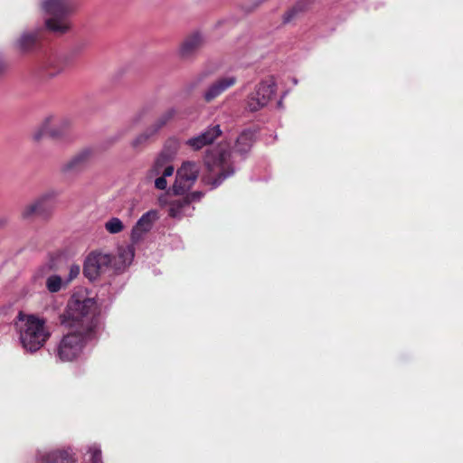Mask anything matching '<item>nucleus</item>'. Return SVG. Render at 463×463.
Returning <instances> with one entry per match:
<instances>
[{
  "label": "nucleus",
  "instance_id": "1",
  "mask_svg": "<svg viewBox=\"0 0 463 463\" xmlns=\"http://www.w3.org/2000/svg\"><path fill=\"white\" fill-rule=\"evenodd\" d=\"M98 314V305L94 298L82 293H75L71 296L64 312L61 315V323L68 329L95 335Z\"/></svg>",
  "mask_w": 463,
  "mask_h": 463
},
{
  "label": "nucleus",
  "instance_id": "2",
  "mask_svg": "<svg viewBox=\"0 0 463 463\" xmlns=\"http://www.w3.org/2000/svg\"><path fill=\"white\" fill-rule=\"evenodd\" d=\"M15 332L22 347L29 353L40 350L51 337L46 320L20 311L14 321Z\"/></svg>",
  "mask_w": 463,
  "mask_h": 463
},
{
  "label": "nucleus",
  "instance_id": "3",
  "mask_svg": "<svg viewBox=\"0 0 463 463\" xmlns=\"http://www.w3.org/2000/svg\"><path fill=\"white\" fill-rule=\"evenodd\" d=\"M40 8L45 17V26L48 30L64 33L71 29L67 16L71 14L69 0H41Z\"/></svg>",
  "mask_w": 463,
  "mask_h": 463
},
{
  "label": "nucleus",
  "instance_id": "4",
  "mask_svg": "<svg viewBox=\"0 0 463 463\" xmlns=\"http://www.w3.org/2000/svg\"><path fill=\"white\" fill-rule=\"evenodd\" d=\"M94 335L85 332L70 329V332L63 335L57 344L55 355L60 362H72L79 358L83 351L85 344Z\"/></svg>",
  "mask_w": 463,
  "mask_h": 463
},
{
  "label": "nucleus",
  "instance_id": "5",
  "mask_svg": "<svg viewBox=\"0 0 463 463\" xmlns=\"http://www.w3.org/2000/svg\"><path fill=\"white\" fill-rule=\"evenodd\" d=\"M206 165L212 173H216L215 178L203 177V182L210 185V189L213 190L222 184L228 177L235 173L234 167L231 164V154L228 152L220 153L217 156L210 159V155L206 159Z\"/></svg>",
  "mask_w": 463,
  "mask_h": 463
},
{
  "label": "nucleus",
  "instance_id": "6",
  "mask_svg": "<svg viewBox=\"0 0 463 463\" xmlns=\"http://www.w3.org/2000/svg\"><path fill=\"white\" fill-rule=\"evenodd\" d=\"M277 90V83L273 78L261 80L249 93L245 100V108L250 112H256L265 108L273 99Z\"/></svg>",
  "mask_w": 463,
  "mask_h": 463
},
{
  "label": "nucleus",
  "instance_id": "7",
  "mask_svg": "<svg viewBox=\"0 0 463 463\" xmlns=\"http://www.w3.org/2000/svg\"><path fill=\"white\" fill-rule=\"evenodd\" d=\"M113 264V256L103 250H93L85 259L83 273L90 280H96Z\"/></svg>",
  "mask_w": 463,
  "mask_h": 463
},
{
  "label": "nucleus",
  "instance_id": "8",
  "mask_svg": "<svg viewBox=\"0 0 463 463\" xmlns=\"http://www.w3.org/2000/svg\"><path fill=\"white\" fill-rule=\"evenodd\" d=\"M237 82V78L233 75H227L218 78L213 81L203 92V99L206 103L213 101L227 90L233 87Z\"/></svg>",
  "mask_w": 463,
  "mask_h": 463
},
{
  "label": "nucleus",
  "instance_id": "9",
  "mask_svg": "<svg viewBox=\"0 0 463 463\" xmlns=\"http://www.w3.org/2000/svg\"><path fill=\"white\" fill-rule=\"evenodd\" d=\"M222 134L220 125L209 126L201 134L185 141L193 150H200L203 146L212 144Z\"/></svg>",
  "mask_w": 463,
  "mask_h": 463
},
{
  "label": "nucleus",
  "instance_id": "10",
  "mask_svg": "<svg viewBox=\"0 0 463 463\" xmlns=\"http://www.w3.org/2000/svg\"><path fill=\"white\" fill-rule=\"evenodd\" d=\"M36 463H77L67 449L41 450L37 454Z\"/></svg>",
  "mask_w": 463,
  "mask_h": 463
},
{
  "label": "nucleus",
  "instance_id": "11",
  "mask_svg": "<svg viewBox=\"0 0 463 463\" xmlns=\"http://www.w3.org/2000/svg\"><path fill=\"white\" fill-rule=\"evenodd\" d=\"M205 40L200 33L189 35L179 48V54L184 59H189L196 55L204 46Z\"/></svg>",
  "mask_w": 463,
  "mask_h": 463
},
{
  "label": "nucleus",
  "instance_id": "12",
  "mask_svg": "<svg viewBox=\"0 0 463 463\" xmlns=\"http://www.w3.org/2000/svg\"><path fill=\"white\" fill-rule=\"evenodd\" d=\"M158 219V213L156 210H150L145 213L137 222L132 230V238H139L142 234L149 232L155 222Z\"/></svg>",
  "mask_w": 463,
  "mask_h": 463
},
{
  "label": "nucleus",
  "instance_id": "13",
  "mask_svg": "<svg viewBox=\"0 0 463 463\" xmlns=\"http://www.w3.org/2000/svg\"><path fill=\"white\" fill-rule=\"evenodd\" d=\"M69 123L61 118L49 117L44 120V129L48 136L52 138L60 139L67 135Z\"/></svg>",
  "mask_w": 463,
  "mask_h": 463
},
{
  "label": "nucleus",
  "instance_id": "14",
  "mask_svg": "<svg viewBox=\"0 0 463 463\" xmlns=\"http://www.w3.org/2000/svg\"><path fill=\"white\" fill-rule=\"evenodd\" d=\"M135 249L132 245L120 246L118 249V255L114 261L116 270L128 268L134 260Z\"/></svg>",
  "mask_w": 463,
  "mask_h": 463
},
{
  "label": "nucleus",
  "instance_id": "15",
  "mask_svg": "<svg viewBox=\"0 0 463 463\" xmlns=\"http://www.w3.org/2000/svg\"><path fill=\"white\" fill-rule=\"evenodd\" d=\"M200 168L198 165L192 161L184 162L181 167L176 171V176L179 177V182H190L194 184L198 178Z\"/></svg>",
  "mask_w": 463,
  "mask_h": 463
},
{
  "label": "nucleus",
  "instance_id": "16",
  "mask_svg": "<svg viewBox=\"0 0 463 463\" xmlns=\"http://www.w3.org/2000/svg\"><path fill=\"white\" fill-rule=\"evenodd\" d=\"M255 134L250 129L243 130L236 138L234 149L241 155H245L251 149Z\"/></svg>",
  "mask_w": 463,
  "mask_h": 463
},
{
  "label": "nucleus",
  "instance_id": "17",
  "mask_svg": "<svg viewBox=\"0 0 463 463\" xmlns=\"http://www.w3.org/2000/svg\"><path fill=\"white\" fill-rule=\"evenodd\" d=\"M190 208V200L188 198L171 201L169 203V215L179 219L186 214Z\"/></svg>",
  "mask_w": 463,
  "mask_h": 463
},
{
  "label": "nucleus",
  "instance_id": "18",
  "mask_svg": "<svg viewBox=\"0 0 463 463\" xmlns=\"http://www.w3.org/2000/svg\"><path fill=\"white\" fill-rule=\"evenodd\" d=\"M90 156V153L89 151L77 154L62 166V170L68 172L84 166L88 163Z\"/></svg>",
  "mask_w": 463,
  "mask_h": 463
},
{
  "label": "nucleus",
  "instance_id": "19",
  "mask_svg": "<svg viewBox=\"0 0 463 463\" xmlns=\"http://www.w3.org/2000/svg\"><path fill=\"white\" fill-rule=\"evenodd\" d=\"M65 285H67L66 281H63L61 278L56 274L48 277L46 280V288L51 293L60 291Z\"/></svg>",
  "mask_w": 463,
  "mask_h": 463
},
{
  "label": "nucleus",
  "instance_id": "20",
  "mask_svg": "<svg viewBox=\"0 0 463 463\" xmlns=\"http://www.w3.org/2000/svg\"><path fill=\"white\" fill-rule=\"evenodd\" d=\"M175 172V167L173 165H166L165 167H164V175H159L156 180H155V186L156 188L159 189V190H165L167 186V182H166V177H169L171 176Z\"/></svg>",
  "mask_w": 463,
  "mask_h": 463
},
{
  "label": "nucleus",
  "instance_id": "21",
  "mask_svg": "<svg viewBox=\"0 0 463 463\" xmlns=\"http://www.w3.org/2000/svg\"><path fill=\"white\" fill-rule=\"evenodd\" d=\"M104 227L109 233L116 234L123 231L124 224L119 218L112 217L105 222Z\"/></svg>",
  "mask_w": 463,
  "mask_h": 463
},
{
  "label": "nucleus",
  "instance_id": "22",
  "mask_svg": "<svg viewBox=\"0 0 463 463\" xmlns=\"http://www.w3.org/2000/svg\"><path fill=\"white\" fill-rule=\"evenodd\" d=\"M179 177L178 176H175V181L172 186V193L175 194V195H183L186 192H188L192 186L194 184H190V182H179Z\"/></svg>",
  "mask_w": 463,
  "mask_h": 463
},
{
  "label": "nucleus",
  "instance_id": "23",
  "mask_svg": "<svg viewBox=\"0 0 463 463\" xmlns=\"http://www.w3.org/2000/svg\"><path fill=\"white\" fill-rule=\"evenodd\" d=\"M35 42V34L24 33L17 41V46L22 51H26L31 48Z\"/></svg>",
  "mask_w": 463,
  "mask_h": 463
},
{
  "label": "nucleus",
  "instance_id": "24",
  "mask_svg": "<svg viewBox=\"0 0 463 463\" xmlns=\"http://www.w3.org/2000/svg\"><path fill=\"white\" fill-rule=\"evenodd\" d=\"M166 165H171L167 161L166 156H158L151 169V174L155 175H164V167Z\"/></svg>",
  "mask_w": 463,
  "mask_h": 463
},
{
  "label": "nucleus",
  "instance_id": "25",
  "mask_svg": "<svg viewBox=\"0 0 463 463\" xmlns=\"http://www.w3.org/2000/svg\"><path fill=\"white\" fill-rule=\"evenodd\" d=\"M41 202H34L26 205L22 211V217L24 219L31 218L34 213H38L41 208Z\"/></svg>",
  "mask_w": 463,
  "mask_h": 463
},
{
  "label": "nucleus",
  "instance_id": "26",
  "mask_svg": "<svg viewBox=\"0 0 463 463\" xmlns=\"http://www.w3.org/2000/svg\"><path fill=\"white\" fill-rule=\"evenodd\" d=\"M91 463H102L101 449L99 446L93 445L89 449Z\"/></svg>",
  "mask_w": 463,
  "mask_h": 463
},
{
  "label": "nucleus",
  "instance_id": "27",
  "mask_svg": "<svg viewBox=\"0 0 463 463\" xmlns=\"http://www.w3.org/2000/svg\"><path fill=\"white\" fill-rule=\"evenodd\" d=\"M175 109H170L166 111L164 115H162L157 122H156V128H160L164 125H165L173 117L175 116Z\"/></svg>",
  "mask_w": 463,
  "mask_h": 463
},
{
  "label": "nucleus",
  "instance_id": "28",
  "mask_svg": "<svg viewBox=\"0 0 463 463\" xmlns=\"http://www.w3.org/2000/svg\"><path fill=\"white\" fill-rule=\"evenodd\" d=\"M80 268L79 265L77 264H73L70 267V272H69V277L66 280V283H70L72 279H74L75 278H77L80 274Z\"/></svg>",
  "mask_w": 463,
  "mask_h": 463
},
{
  "label": "nucleus",
  "instance_id": "29",
  "mask_svg": "<svg viewBox=\"0 0 463 463\" xmlns=\"http://www.w3.org/2000/svg\"><path fill=\"white\" fill-rule=\"evenodd\" d=\"M45 135H48L46 133V130L44 129V122L43 123L42 127L36 130L33 135V138L34 141L38 142L40 141Z\"/></svg>",
  "mask_w": 463,
  "mask_h": 463
},
{
  "label": "nucleus",
  "instance_id": "30",
  "mask_svg": "<svg viewBox=\"0 0 463 463\" xmlns=\"http://www.w3.org/2000/svg\"><path fill=\"white\" fill-rule=\"evenodd\" d=\"M148 138V136L146 135H140L138 137H137L133 141H132V146L135 147V148H137L138 146H140L142 144H144Z\"/></svg>",
  "mask_w": 463,
  "mask_h": 463
},
{
  "label": "nucleus",
  "instance_id": "31",
  "mask_svg": "<svg viewBox=\"0 0 463 463\" xmlns=\"http://www.w3.org/2000/svg\"><path fill=\"white\" fill-rule=\"evenodd\" d=\"M62 71H63V67L61 65H58V66H55L53 68V70L47 71L46 74L48 77L52 78V77L57 76L58 74H60Z\"/></svg>",
  "mask_w": 463,
  "mask_h": 463
},
{
  "label": "nucleus",
  "instance_id": "32",
  "mask_svg": "<svg viewBox=\"0 0 463 463\" xmlns=\"http://www.w3.org/2000/svg\"><path fill=\"white\" fill-rule=\"evenodd\" d=\"M202 196H203V194H202V193H200V192H194V193H192V194H190L191 199H189V200H190V202H191V201H194V200H199Z\"/></svg>",
  "mask_w": 463,
  "mask_h": 463
},
{
  "label": "nucleus",
  "instance_id": "33",
  "mask_svg": "<svg viewBox=\"0 0 463 463\" xmlns=\"http://www.w3.org/2000/svg\"><path fill=\"white\" fill-rule=\"evenodd\" d=\"M293 16V14H288L285 18H284V22L285 23H288L289 22L290 18Z\"/></svg>",
  "mask_w": 463,
  "mask_h": 463
},
{
  "label": "nucleus",
  "instance_id": "34",
  "mask_svg": "<svg viewBox=\"0 0 463 463\" xmlns=\"http://www.w3.org/2000/svg\"><path fill=\"white\" fill-rule=\"evenodd\" d=\"M5 70V65L3 63V61L0 60V74L4 71Z\"/></svg>",
  "mask_w": 463,
  "mask_h": 463
},
{
  "label": "nucleus",
  "instance_id": "35",
  "mask_svg": "<svg viewBox=\"0 0 463 463\" xmlns=\"http://www.w3.org/2000/svg\"><path fill=\"white\" fill-rule=\"evenodd\" d=\"M282 99H283V97H282V98L278 101V107H279V108H282V106H283V101H282Z\"/></svg>",
  "mask_w": 463,
  "mask_h": 463
},
{
  "label": "nucleus",
  "instance_id": "36",
  "mask_svg": "<svg viewBox=\"0 0 463 463\" xmlns=\"http://www.w3.org/2000/svg\"><path fill=\"white\" fill-rule=\"evenodd\" d=\"M4 225V221H0V227Z\"/></svg>",
  "mask_w": 463,
  "mask_h": 463
},
{
  "label": "nucleus",
  "instance_id": "37",
  "mask_svg": "<svg viewBox=\"0 0 463 463\" xmlns=\"http://www.w3.org/2000/svg\"><path fill=\"white\" fill-rule=\"evenodd\" d=\"M48 66H49V67H52V62H49V63H48Z\"/></svg>",
  "mask_w": 463,
  "mask_h": 463
}]
</instances>
